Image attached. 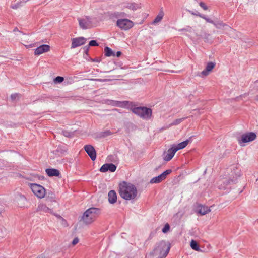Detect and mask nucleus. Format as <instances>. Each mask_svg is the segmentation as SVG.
I'll use <instances>...</instances> for the list:
<instances>
[{
  "instance_id": "f704fd0d",
  "label": "nucleus",
  "mask_w": 258,
  "mask_h": 258,
  "mask_svg": "<svg viewBox=\"0 0 258 258\" xmlns=\"http://www.w3.org/2000/svg\"><path fill=\"white\" fill-rule=\"evenodd\" d=\"M98 44L95 40H91L89 42V46H98Z\"/></svg>"
},
{
  "instance_id": "1a4fd4ad",
  "label": "nucleus",
  "mask_w": 258,
  "mask_h": 258,
  "mask_svg": "<svg viewBox=\"0 0 258 258\" xmlns=\"http://www.w3.org/2000/svg\"><path fill=\"white\" fill-rule=\"evenodd\" d=\"M37 211L40 212V214L43 213H50L55 215L58 218L61 219L63 222H66L65 220L60 215H55L53 213V211L51 209L48 208L45 204L40 203L38 205L37 208Z\"/></svg>"
},
{
  "instance_id": "f03ea898",
  "label": "nucleus",
  "mask_w": 258,
  "mask_h": 258,
  "mask_svg": "<svg viewBox=\"0 0 258 258\" xmlns=\"http://www.w3.org/2000/svg\"><path fill=\"white\" fill-rule=\"evenodd\" d=\"M170 247L165 242H160L148 255L151 258H165L168 254Z\"/></svg>"
},
{
  "instance_id": "7c9ffc66",
  "label": "nucleus",
  "mask_w": 258,
  "mask_h": 258,
  "mask_svg": "<svg viewBox=\"0 0 258 258\" xmlns=\"http://www.w3.org/2000/svg\"><path fill=\"white\" fill-rule=\"evenodd\" d=\"M192 30H192V28L190 26H187L184 28L181 29L179 30L180 31L189 32H192Z\"/></svg>"
},
{
  "instance_id": "473e14b6",
  "label": "nucleus",
  "mask_w": 258,
  "mask_h": 258,
  "mask_svg": "<svg viewBox=\"0 0 258 258\" xmlns=\"http://www.w3.org/2000/svg\"><path fill=\"white\" fill-rule=\"evenodd\" d=\"M201 18L205 19L208 23H211V24L214 23V21L213 20H212L208 18V17H207L204 15L202 14Z\"/></svg>"
},
{
  "instance_id": "58836bf2",
  "label": "nucleus",
  "mask_w": 258,
  "mask_h": 258,
  "mask_svg": "<svg viewBox=\"0 0 258 258\" xmlns=\"http://www.w3.org/2000/svg\"><path fill=\"white\" fill-rule=\"evenodd\" d=\"M18 96L17 94H13L11 95V99L13 100H15Z\"/></svg>"
},
{
  "instance_id": "37998d69",
  "label": "nucleus",
  "mask_w": 258,
  "mask_h": 258,
  "mask_svg": "<svg viewBox=\"0 0 258 258\" xmlns=\"http://www.w3.org/2000/svg\"><path fill=\"white\" fill-rule=\"evenodd\" d=\"M16 31H19L18 29L17 28H15L14 29V32H16Z\"/></svg>"
},
{
  "instance_id": "0eeeda50",
  "label": "nucleus",
  "mask_w": 258,
  "mask_h": 258,
  "mask_svg": "<svg viewBox=\"0 0 258 258\" xmlns=\"http://www.w3.org/2000/svg\"><path fill=\"white\" fill-rule=\"evenodd\" d=\"M116 26L123 30H127L132 28L134 23L128 19H120L116 22Z\"/></svg>"
},
{
  "instance_id": "6ab92c4d",
  "label": "nucleus",
  "mask_w": 258,
  "mask_h": 258,
  "mask_svg": "<svg viewBox=\"0 0 258 258\" xmlns=\"http://www.w3.org/2000/svg\"><path fill=\"white\" fill-rule=\"evenodd\" d=\"M50 50V46L47 44H43L37 47L34 51L36 55H39L44 52H48Z\"/></svg>"
},
{
  "instance_id": "dca6fc26",
  "label": "nucleus",
  "mask_w": 258,
  "mask_h": 258,
  "mask_svg": "<svg viewBox=\"0 0 258 258\" xmlns=\"http://www.w3.org/2000/svg\"><path fill=\"white\" fill-rule=\"evenodd\" d=\"M213 24L218 29H222L224 30H229L230 33L235 31L234 29H232L230 26L226 24L223 23L221 21H218L216 22H214Z\"/></svg>"
},
{
  "instance_id": "c85d7f7f",
  "label": "nucleus",
  "mask_w": 258,
  "mask_h": 258,
  "mask_svg": "<svg viewBox=\"0 0 258 258\" xmlns=\"http://www.w3.org/2000/svg\"><path fill=\"white\" fill-rule=\"evenodd\" d=\"M186 117H183L175 119L171 124V125H176L182 122Z\"/></svg>"
},
{
  "instance_id": "2eb2a0df",
  "label": "nucleus",
  "mask_w": 258,
  "mask_h": 258,
  "mask_svg": "<svg viewBox=\"0 0 258 258\" xmlns=\"http://www.w3.org/2000/svg\"><path fill=\"white\" fill-rule=\"evenodd\" d=\"M177 152L175 148L173 146H171V148H170L167 151L166 153H164V156L163 159L166 161H169L173 157L175 153Z\"/></svg>"
},
{
  "instance_id": "49530a36",
  "label": "nucleus",
  "mask_w": 258,
  "mask_h": 258,
  "mask_svg": "<svg viewBox=\"0 0 258 258\" xmlns=\"http://www.w3.org/2000/svg\"><path fill=\"white\" fill-rule=\"evenodd\" d=\"M2 211V210L0 209V214L1 213Z\"/></svg>"
},
{
  "instance_id": "423d86ee",
  "label": "nucleus",
  "mask_w": 258,
  "mask_h": 258,
  "mask_svg": "<svg viewBox=\"0 0 258 258\" xmlns=\"http://www.w3.org/2000/svg\"><path fill=\"white\" fill-rule=\"evenodd\" d=\"M79 27L82 29H88L94 27L93 18L89 16H84L77 18Z\"/></svg>"
},
{
  "instance_id": "9d476101",
  "label": "nucleus",
  "mask_w": 258,
  "mask_h": 258,
  "mask_svg": "<svg viewBox=\"0 0 258 258\" xmlns=\"http://www.w3.org/2000/svg\"><path fill=\"white\" fill-rule=\"evenodd\" d=\"M106 103L108 104L113 106H117L119 107L122 108H130V104H132V102H130L127 101H114L112 100H107L106 101Z\"/></svg>"
},
{
  "instance_id": "a18cd8bd",
  "label": "nucleus",
  "mask_w": 258,
  "mask_h": 258,
  "mask_svg": "<svg viewBox=\"0 0 258 258\" xmlns=\"http://www.w3.org/2000/svg\"><path fill=\"white\" fill-rule=\"evenodd\" d=\"M109 134H110V132H107V135H109Z\"/></svg>"
},
{
  "instance_id": "4c0bfd02",
  "label": "nucleus",
  "mask_w": 258,
  "mask_h": 258,
  "mask_svg": "<svg viewBox=\"0 0 258 258\" xmlns=\"http://www.w3.org/2000/svg\"><path fill=\"white\" fill-rule=\"evenodd\" d=\"M79 242V239L78 238H75L73 239L72 243L73 245H76V244H77Z\"/></svg>"
},
{
  "instance_id": "a878e982",
  "label": "nucleus",
  "mask_w": 258,
  "mask_h": 258,
  "mask_svg": "<svg viewBox=\"0 0 258 258\" xmlns=\"http://www.w3.org/2000/svg\"><path fill=\"white\" fill-rule=\"evenodd\" d=\"M105 55L107 57H110L111 56H115V53L112 50V49L108 47H105L104 48Z\"/></svg>"
},
{
  "instance_id": "4be33fe9",
  "label": "nucleus",
  "mask_w": 258,
  "mask_h": 258,
  "mask_svg": "<svg viewBox=\"0 0 258 258\" xmlns=\"http://www.w3.org/2000/svg\"><path fill=\"white\" fill-rule=\"evenodd\" d=\"M108 201L110 204H114L117 201V195L114 190H110L108 194Z\"/></svg>"
},
{
  "instance_id": "4468645a",
  "label": "nucleus",
  "mask_w": 258,
  "mask_h": 258,
  "mask_svg": "<svg viewBox=\"0 0 258 258\" xmlns=\"http://www.w3.org/2000/svg\"><path fill=\"white\" fill-rule=\"evenodd\" d=\"M84 148L91 160L94 161L96 158V153L94 148L92 145H87L84 146Z\"/></svg>"
},
{
  "instance_id": "f8f14e48",
  "label": "nucleus",
  "mask_w": 258,
  "mask_h": 258,
  "mask_svg": "<svg viewBox=\"0 0 258 258\" xmlns=\"http://www.w3.org/2000/svg\"><path fill=\"white\" fill-rule=\"evenodd\" d=\"M122 9H128L132 11H136L141 8L140 4L131 2H125L122 4Z\"/></svg>"
},
{
  "instance_id": "e433bc0d",
  "label": "nucleus",
  "mask_w": 258,
  "mask_h": 258,
  "mask_svg": "<svg viewBox=\"0 0 258 258\" xmlns=\"http://www.w3.org/2000/svg\"><path fill=\"white\" fill-rule=\"evenodd\" d=\"M189 12L191 14L197 16H199L200 17H201V16L202 15L197 11H196V12H194L192 11H189Z\"/></svg>"
},
{
  "instance_id": "393cba45",
  "label": "nucleus",
  "mask_w": 258,
  "mask_h": 258,
  "mask_svg": "<svg viewBox=\"0 0 258 258\" xmlns=\"http://www.w3.org/2000/svg\"><path fill=\"white\" fill-rule=\"evenodd\" d=\"M164 15V13L163 11L161 10L152 22V24L155 25L160 22L163 19Z\"/></svg>"
},
{
  "instance_id": "f257e3e1",
  "label": "nucleus",
  "mask_w": 258,
  "mask_h": 258,
  "mask_svg": "<svg viewBox=\"0 0 258 258\" xmlns=\"http://www.w3.org/2000/svg\"><path fill=\"white\" fill-rule=\"evenodd\" d=\"M119 194L126 200H133L137 195V190L133 184L123 182L119 184Z\"/></svg>"
},
{
  "instance_id": "c9c22d12",
  "label": "nucleus",
  "mask_w": 258,
  "mask_h": 258,
  "mask_svg": "<svg viewBox=\"0 0 258 258\" xmlns=\"http://www.w3.org/2000/svg\"><path fill=\"white\" fill-rule=\"evenodd\" d=\"M199 5L204 10H207L208 9V7L205 5L204 3L201 2L199 3Z\"/></svg>"
},
{
  "instance_id": "5701e85b",
  "label": "nucleus",
  "mask_w": 258,
  "mask_h": 258,
  "mask_svg": "<svg viewBox=\"0 0 258 258\" xmlns=\"http://www.w3.org/2000/svg\"><path fill=\"white\" fill-rule=\"evenodd\" d=\"M190 138L187 139L186 140H185L183 142H182L178 144L177 145L174 144V145H173V146L174 147V148H175V149L177 151L179 150H181V149L184 148L188 144V143L190 142Z\"/></svg>"
},
{
  "instance_id": "72a5a7b5",
  "label": "nucleus",
  "mask_w": 258,
  "mask_h": 258,
  "mask_svg": "<svg viewBox=\"0 0 258 258\" xmlns=\"http://www.w3.org/2000/svg\"><path fill=\"white\" fill-rule=\"evenodd\" d=\"M63 77L58 76L55 78L54 82L57 83H61L63 81Z\"/></svg>"
},
{
  "instance_id": "a211bd4d",
  "label": "nucleus",
  "mask_w": 258,
  "mask_h": 258,
  "mask_svg": "<svg viewBox=\"0 0 258 258\" xmlns=\"http://www.w3.org/2000/svg\"><path fill=\"white\" fill-rule=\"evenodd\" d=\"M116 169V166L114 164L112 163H109L103 165L100 169V171L101 172H106L107 171L114 172Z\"/></svg>"
},
{
  "instance_id": "aec40b11",
  "label": "nucleus",
  "mask_w": 258,
  "mask_h": 258,
  "mask_svg": "<svg viewBox=\"0 0 258 258\" xmlns=\"http://www.w3.org/2000/svg\"><path fill=\"white\" fill-rule=\"evenodd\" d=\"M215 63L212 62H209L207 63L206 68L201 73V75L206 76L209 72L214 68Z\"/></svg>"
},
{
  "instance_id": "2f4dec72",
  "label": "nucleus",
  "mask_w": 258,
  "mask_h": 258,
  "mask_svg": "<svg viewBox=\"0 0 258 258\" xmlns=\"http://www.w3.org/2000/svg\"><path fill=\"white\" fill-rule=\"evenodd\" d=\"M22 3H23L22 2H20L17 3L16 4H13L11 6V8L14 9H16L19 8L20 7H21L22 6Z\"/></svg>"
},
{
  "instance_id": "b1692460",
  "label": "nucleus",
  "mask_w": 258,
  "mask_h": 258,
  "mask_svg": "<svg viewBox=\"0 0 258 258\" xmlns=\"http://www.w3.org/2000/svg\"><path fill=\"white\" fill-rule=\"evenodd\" d=\"M45 171L50 177L58 176L60 174L59 170L56 169H47Z\"/></svg>"
},
{
  "instance_id": "6e6552de",
  "label": "nucleus",
  "mask_w": 258,
  "mask_h": 258,
  "mask_svg": "<svg viewBox=\"0 0 258 258\" xmlns=\"http://www.w3.org/2000/svg\"><path fill=\"white\" fill-rule=\"evenodd\" d=\"M30 187L34 194L37 197L41 199L44 197L45 189L43 186L37 184L31 183Z\"/></svg>"
},
{
  "instance_id": "39448f33",
  "label": "nucleus",
  "mask_w": 258,
  "mask_h": 258,
  "mask_svg": "<svg viewBox=\"0 0 258 258\" xmlns=\"http://www.w3.org/2000/svg\"><path fill=\"white\" fill-rule=\"evenodd\" d=\"M128 109H130L134 113L145 119H150L152 115V110L146 107H132L130 104Z\"/></svg>"
},
{
  "instance_id": "9b49d317",
  "label": "nucleus",
  "mask_w": 258,
  "mask_h": 258,
  "mask_svg": "<svg viewBox=\"0 0 258 258\" xmlns=\"http://www.w3.org/2000/svg\"><path fill=\"white\" fill-rule=\"evenodd\" d=\"M171 172V169L166 170L160 175L152 178L150 182L152 184L160 183L162 181L164 180L166 178L167 175H169Z\"/></svg>"
},
{
  "instance_id": "de8ad7c7",
  "label": "nucleus",
  "mask_w": 258,
  "mask_h": 258,
  "mask_svg": "<svg viewBox=\"0 0 258 258\" xmlns=\"http://www.w3.org/2000/svg\"><path fill=\"white\" fill-rule=\"evenodd\" d=\"M100 81H104V80H102L101 79H100Z\"/></svg>"
},
{
  "instance_id": "79ce46f5",
  "label": "nucleus",
  "mask_w": 258,
  "mask_h": 258,
  "mask_svg": "<svg viewBox=\"0 0 258 258\" xmlns=\"http://www.w3.org/2000/svg\"><path fill=\"white\" fill-rule=\"evenodd\" d=\"M20 198H21V199L22 200H26V198L24 196H21Z\"/></svg>"
},
{
  "instance_id": "cd10ccee",
  "label": "nucleus",
  "mask_w": 258,
  "mask_h": 258,
  "mask_svg": "<svg viewBox=\"0 0 258 258\" xmlns=\"http://www.w3.org/2000/svg\"><path fill=\"white\" fill-rule=\"evenodd\" d=\"M190 246L194 250L199 251L200 250L199 247L197 243L194 240H192L190 242Z\"/></svg>"
},
{
  "instance_id": "ea45409f",
  "label": "nucleus",
  "mask_w": 258,
  "mask_h": 258,
  "mask_svg": "<svg viewBox=\"0 0 258 258\" xmlns=\"http://www.w3.org/2000/svg\"><path fill=\"white\" fill-rule=\"evenodd\" d=\"M120 55H121V52L117 51L116 52V55L117 57H119L120 56Z\"/></svg>"
},
{
  "instance_id": "c03bdc74",
  "label": "nucleus",
  "mask_w": 258,
  "mask_h": 258,
  "mask_svg": "<svg viewBox=\"0 0 258 258\" xmlns=\"http://www.w3.org/2000/svg\"><path fill=\"white\" fill-rule=\"evenodd\" d=\"M256 100H258V95L256 97Z\"/></svg>"
},
{
  "instance_id": "bb28decb",
  "label": "nucleus",
  "mask_w": 258,
  "mask_h": 258,
  "mask_svg": "<svg viewBox=\"0 0 258 258\" xmlns=\"http://www.w3.org/2000/svg\"><path fill=\"white\" fill-rule=\"evenodd\" d=\"M62 134L65 137L72 138L74 136V132L64 130L62 131Z\"/></svg>"
},
{
  "instance_id": "20e7f679",
  "label": "nucleus",
  "mask_w": 258,
  "mask_h": 258,
  "mask_svg": "<svg viewBox=\"0 0 258 258\" xmlns=\"http://www.w3.org/2000/svg\"><path fill=\"white\" fill-rule=\"evenodd\" d=\"M100 213V210L97 208H90L83 214L81 220L86 224H91Z\"/></svg>"
},
{
  "instance_id": "c756f323",
  "label": "nucleus",
  "mask_w": 258,
  "mask_h": 258,
  "mask_svg": "<svg viewBox=\"0 0 258 258\" xmlns=\"http://www.w3.org/2000/svg\"><path fill=\"white\" fill-rule=\"evenodd\" d=\"M170 230V225L169 224L166 223L163 228L162 229V232L164 233H166L167 232H168Z\"/></svg>"
},
{
  "instance_id": "a19ab883",
  "label": "nucleus",
  "mask_w": 258,
  "mask_h": 258,
  "mask_svg": "<svg viewBox=\"0 0 258 258\" xmlns=\"http://www.w3.org/2000/svg\"><path fill=\"white\" fill-rule=\"evenodd\" d=\"M5 233L2 231L1 233L0 234V237H3L4 236Z\"/></svg>"
},
{
  "instance_id": "7ed1b4c3",
  "label": "nucleus",
  "mask_w": 258,
  "mask_h": 258,
  "mask_svg": "<svg viewBox=\"0 0 258 258\" xmlns=\"http://www.w3.org/2000/svg\"><path fill=\"white\" fill-rule=\"evenodd\" d=\"M234 173L235 177H233V179H222L218 182V186L219 189L221 190H226V192L229 191L230 187L229 186L231 184H235L237 182V178L240 176V170L237 168L234 169Z\"/></svg>"
},
{
  "instance_id": "ddd939ff",
  "label": "nucleus",
  "mask_w": 258,
  "mask_h": 258,
  "mask_svg": "<svg viewBox=\"0 0 258 258\" xmlns=\"http://www.w3.org/2000/svg\"><path fill=\"white\" fill-rule=\"evenodd\" d=\"M256 137V134L253 132L243 134L241 136V141H239V143H247L251 142L255 139Z\"/></svg>"
},
{
  "instance_id": "412c9836",
  "label": "nucleus",
  "mask_w": 258,
  "mask_h": 258,
  "mask_svg": "<svg viewBox=\"0 0 258 258\" xmlns=\"http://www.w3.org/2000/svg\"><path fill=\"white\" fill-rule=\"evenodd\" d=\"M210 211L211 210L207 206L199 205L198 207L197 212L201 215H204Z\"/></svg>"
},
{
  "instance_id": "f3484780",
  "label": "nucleus",
  "mask_w": 258,
  "mask_h": 258,
  "mask_svg": "<svg viewBox=\"0 0 258 258\" xmlns=\"http://www.w3.org/2000/svg\"><path fill=\"white\" fill-rule=\"evenodd\" d=\"M86 39L81 37L78 38H74L72 39L71 48H75L80 46L85 43Z\"/></svg>"
}]
</instances>
